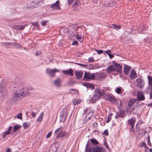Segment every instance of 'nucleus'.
Returning <instances> with one entry per match:
<instances>
[{"mask_svg":"<svg viewBox=\"0 0 152 152\" xmlns=\"http://www.w3.org/2000/svg\"><path fill=\"white\" fill-rule=\"evenodd\" d=\"M104 93L103 90L97 89L95 91L93 95L91 98L90 101L92 103L95 102L99 99L104 95Z\"/></svg>","mask_w":152,"mask_h":152,"instance_id":"f257e3e1","label":"nucleus"},{"mask_svg":"<svg viewBox=\"0 0 152 152\" xmlns=\"http://www.w3.org/2000/svg\"><path fill=\"white\" fill-rule=\"evenodd\" d=\"M24 94L23 93H21L20 91L19 93H14L12 95L11 98L10 99L11 102L13 103L17 102L18 100L20 99L24 96Z\"/></svg>","mask_w":152,"mask_h":152,"instance_id":"f03ea898","label":"nucleus"},{"mask_svg":"<svg viewBox=\"0 0 152 152\" xmlns=\"http://www.w3.org/2000/svg\"><path fill=\"white\" fill-rule=\"evenodd\" d=\"M63 127L60 126L56 129L54 132V135L56 138L66 136L67 133L65 131H63Z\"/></svg>","mask_w":152,"mask_h":152,"instance_id":"7ed1b4c3","label":"nucleus"},{"mask_svg":"<svg viewBox=\"0 0 152 152\" xmlns=\"http://www.w3.org/2000/svg\"><path fill=\"white\" fill-rule=\"evenodd\" d=\"M67 115V109L66 108H64L62 109L60 114L61 120L64 121L65 120Z\"/></svg>","mask_w":152,"mask_h":152,"instance_id":"20e7f679","label":"nucleus"},{"mask_svg":"<svg viewBox=\"0 0 152 152\" xmlns=\"http://www.w3.org/2000/svg\"><path fill=\"white\" fill-rule=\"evenodd\" d=\"M8 94L7 90H1L0 91V98L2 100H4L6 98Z\"/></svg>","mask_w":152,"mask_h":152,"instance_id":"39448f33","label":"nucleus"},{"mask_svg":"<svg viewBox=\"0 0 152 152\" xmlns=\"http://www.w3.org/2000/svg\"><path fill=\"white\" fill-rule=\"evenodd\" d=\"M115 73H122L121 68L122 66L120 64L115 63L113 65Z\"/></svg>","mask_w":152,"mask_h":152,"instance_id":"423d86ee","label":"nucleus"},{"mask_svg":"<svg viewBox=\"0 0 152 152\" xmlns=\"http://www.w3.org/2000/svg\"><path fill=\"white\" fill-rule=\"evenodd\" d=\"M59 71L56 69H46V72L48 75L54 76L55 73L57 72H59Z\"/></svg>","mask_w":152,"mask_h":152,"instance_id":"0eeeda50","label":"nucleus"},{"mask_svg":"<svg viewBox=\"0 0 152 152\" xmlns=\"http://www.w3.org/2000/svg\"><path fill=\"white\" fill-rule=\"evenodd\" d=\"M39 5V2H35L34 1L32 2L31 4L27 5L28 8L32 9L38 7Z\"/></svg>","mask_w":152,"mask_h":152,"instance_id":"6e6552de","label":"nucleus"},{"mask_svg":"<svg viewBox=\"0 0 152 152\" xmlns=\"http://www.w3.org/2000/svg\"><path fill=\"white\" fill-rule=\"evenodd\" d=\"M135 119L134 118H132L129 119L128 120V124L131 126V130L132 131H133V128L135 123Z\"/></svg>","mask_w":152,"mask_h":152,"instance_id":"1a4fd4ad","label":"nucleus"},{"mask_svg":"<svg viewBox=\"0 0 152 152\" xmlns=\"http://www.w3.org/2000/svg\"><path fill=\"white\" fill-rule=\"evenodd\" d=\"M59 1L57 0L55 3L51 5L50 7L54 9L61 10V8L59 6Z\"/></svg>","mask_w":152,"mask_h":152,"instance_id":"9d476101","label":"nucleus"},{"mask_svg":"<svg viewBox=\"0 0 152 152\" xmlns=\"http://www.w3.org/2000/svg\"><path fill=\"white\" fill-rule=\"evenodd\" d=\"M114 69L113 65H110L107 68L106 70L108 73H111L112 75H113L115 74L114 72H115ZM115 74L117 75V74L115 73Z\"/></svg>","mask_w":152,"mask_h":152,"instance_id":"9b49d317","label":"nucleus"},{"mask_svg":"<svg viewBox=\"0 0 152 152\" xmlns=\"http://www.w3.org/2000/svg\"><path fill=\"white\" fill-rule=\"evenodd\" d=\"M124 72L126 75H128L131 69V67L127 65H124Z\"/></svg>","mask_w":152,"mask_h":152,"instance_id":"f8f14e48","label":"nucleus"},{"mask_svg":"<svg viewBox=\"0 0 152 152\" xmlns=\"http://www.w3.org/2000/svg\"><path fill=\"white\" fill-rule=\"evenodd\" d=\"M137 98L139 101L144 100L145 99V97L143 92L141 91H139L137 92Z\"/></svg>","mask_w":152,"mask_h":152,"instance_id":"ddd939ff","label":"nucleus"},{"mask_svg":"<svg viewBox=\"0 0 152 152\" xmlns=\"http://www.w3.org/2000/svg\"><path fill=\"white\" fill-rule=\"evenodd\" d=\"M62 72L64 75H68L69 76H72L73 75V71L71 68H69L66 70H63L62 71Z\"/></svg>","mask_w":152,"mask_h":152,"instance_id":"4468645a","label":"nucleus"},{"mask_svg":"<svg viewBox=\"0 0 152 152\" xmlns=\"http://www.w3.org/2000/svg\"><path fill=\"white\" fill-rule=\"evenodd\" d=\"M61 80L58 78L53 81V85L57 88H59L61 86Z\"/></svg>","mask_w":152,"mask_h":152,"instance_id":"2eb2a0df","label":"nucleus"},{"mask_svg":"<svg viewBox=\"0 0 152 152\" xmlns=\"http://www.w3.org/2000/svg\"><path fill=\"white\" fill-rule=\"evenodd\" d=\"M137 86L138 87L142 88L144 87L145 83L143 80L142 79L138 78L136 80Z\"/></svg>","mask_w":152,"mask_h":152,"instance_id":"dca6fc26","label":"nucleus"},{"mask_svg":"<svg viewBox=\"0 0 152 152\" xmlns=\"http://www.w3.org/2000/svg\"><path fill=\"white\" fill-rule=\"evenodd\" d=\"M100 77H83L82 80L84 81H88L91 80H94L96 79V78Z\"/></svg>","mask_w":152,"mask_h":152,"instance_id":"f3484780","label":"nucleus"},{"mask_svg":"<svg viewBox=\"0 0 152 152\" xmlns=\"http://www.w3.org/2000/svg\"><path fill=\"white\" fill-rule=\"evenodd\" d=\"M104 98L109 101L112 102L113 100L114 96L112 95L108 94H105L104 96Z\"/></svg>","mask_w":152,"mask_h":152,"instance_id":"a211bd4d","label":"nucleus"},{"mask_svg":"<svg viewBox=\"0 0 152 152\" xmlns=\"http://www.w3.org/2000/svg\"><path fill=\"white\" fill-rule=\"evenodd\" d=\"M26 25L23 26V25H14L12 27L13 28L16 30H22L24 28Z\"/></svg>","mask_w":152,"mask_h":152,"instance_id":"6ab92c4d","label":"nucleus"},{"mask_svg":"<svg viewBox=\"0 0 152 152\" xmlns=\"http://www.w3.org/2000/svg\"><path fill=\"white\" fill-rule=\"evenodd\" d=\"M0 89L1 90H7L6 88V82L4 81H2L0 85Z\"/></svg>","mask_w":152,"mask_h":152,"instance_id":"aec40b11","label":"nucleus"},{"mask_svg":"<svg viewBox=\"0 0 152 152\" xmlns=\"http://www.w3.org/2000/svg\"><path fill=\"white\" fill-rule=\"evenodd\" d=\"M30 91V90L28 89H23L20 91L21 93H23L24 94V96L29 95Z\"/></svg>","mask_w":152,"mask_h":152,"instance_id":"412c9836","label":"nucleus"},{"mask_svg":"<svg viewBox=\"0 0 152 152\" xmlns=\"http://www.w3.org/2000/svg\"><path fill=\"white\" fill-rule=\"evenodd\" d=\"M94 152H102L104 149L102 147H95L93 148Z\"/></svg>","mask_w":152,"mask_h":152,"instance_id":"4be33fe9","label":"nucleus"},{"mask_svg":"<svg viewBox=\"0 0 152 152\" xmlns=\"http://www.w3.org/2000/svg\"><path fill=\"white\" fill-rule=\"evenodd\" d=\"M137 101L135 99H132L129 102L128 106L129 107H131Z\"/></svg>","mask_w":152,"mask_h":152,"instance_id":"5701e85b","label":"nucleus"},{"mask_svg":"<svg viewBox=\"0 0 152 152\" xmlns=\"http://www.w3.org/2000/svg\"><path fill=\"white\" fill-rule=\"evenodd\" d=\"M44 113L43 112H42L41 113L39 116L38 117L37 120V122H41L43 119V117L44 116Z\"/></svg>","mask_w":152,"mask_h":152,"instance_id":"b1692460","label":"nucleus"},{"mask_svg":"<svg viewBox=\"0 0 152 152\" xmlns=\"http://www.w3.org/2000/svg\"><path fill=\"white\" fill-rule=\"evenodd\" d=\"M76 76H83V72L82 71H75V72Z\"/></svg>","mask_w":152,"mask_h":152,"instance_id":"393cba45","label":"nucleus"},{"mask_svg":"<svg viewBox=\"0 0 152 152\" xmlns=\"http://www.w3.org/2000/svg\"><path fill=\"white\" fill-rule=\"evenodd\" d=\"M81 100L80 99H75L73 102V104L74 105H75L79 104L81 102Z\"/></svg>","mask_w":152,"mask_h":152,"instance_id":"a878e982","label":"nucleus"},{"mask_svg":"<svg viewBox=\"0 0 152 152\" xmlns=\"http://www.w3.org/2000/svg\"><path fill=\"white\" fill-rule=\"evenodd\" d=\"M21 126L20 125H16L14 126L13 129V132H15L19 128L21 127Z\"/></svg>","mask_w":152,"mask_h":152,"instance_id":"bb28decb","label":"nucleus"},{"mask_svg":"<svg viewBox=\"0 0 152 152\" xmlns=\"http://www.w3.org/2000/svg\"><path fill=\"white\" fill-rule=\"evenodd\" d=\"M111 27L115 29H120L121 28V27L120 26H118L114 24L112 25Z\"/></svg>","mask_w":152,"mask_h":152,"instance_id":"cd10ccee","label":"nucleus"},{"mask_svg":"<svg viewBox=\"0 0 152 152\" xmlns=\"http://www.w3.org/2000/svg\"><path fill=\"white\" fill-rule=\"evenodd\" d=\"M129 76H137L136 72L134 69H132Z\"/></svg>","mask_w":152,"mask_h":152,"instance_id":"c85d7f7f","label":"nucleus"},{"mask_svg":"<svg viewBox=\"0 0 152 152\" xmlns=\"http://www.w3.org/2000/svg\"><path fill=\"white\" fill-rule=\"evenodd\" d=\"M90 141L93 144H97L99 143L95 139H91Z\"/></svg>","mask_w":152,"mask_h":152,"instance_id":"c756f323","label":"nucleus"},{"mask_svg":"<svg viewBox=\"0 0 152 152\" xmlns=\"http://www.w3.org/2000/svg\"><path fill=\"white\" fill-rule=\"evenodd\" d=\"M147 140L148 145L150 147H151L152 146V144L150 141V137L148 136L147 138Z\"/></svg>","mask_w":152,"mask_h":152,"instance_id":"7c9ffc66","label":"nucleus"},{"mask_svg":"<svg viewBox=\"0 0 152 152\" xmlns=\"http://www.w3.org/2000/svg\"><path fill=\"white\" fill-rule=\"evenodd\" d=\"M119 114L120 117L123 118L124 117L125 112L124 111L121 110L120 111V113Z\"/></svg>","mask_w":152,"mask_h":152,"instance_id":"2f4dec72","label":"nucleus"},{"mask_svg":"<svg viewBox=\"0 0 152 152\" xmlns=\"http://www.w3.org/2000/svg\"><path fill=\"white\" fill-rule=\"evenodd\" d=\"M9 134V132H4L2 134V137L3 138H4L6 135L7 134Z\"/></svg>","mask_w":152,"mask_h":152,"instance_id":"473e14b6","label":"nucleus"},{"mask_svg":"<svg viewBox=\"0 0 152 152\" xmlns=\"http://www.w3.org/2000/svg\"><path fill=\"white\" fill-rule=\"evenodd\" d=\"M17 84H16L15 82H12V83L11 85V87L12 88V87L15 88H17Z\"/></svg>","mask_w":152,"mask_h":152,"instance_id":"72a5a7b5","label":"nucleus"},{"mask_svg":"<svg viewBox=\"0 0 152 152\" xmlns=\"http://www.w3.org/2000/svg\"><path fill=\"white\" fill-rule=\"evenodd\" d=\"M15 43L13 42H10V43H5V45H10V46H15Z\"/></svg>","mask_w":152,"mask_h":152,"instance_id":"f704fd0d","label":"nucleus"},{"mask_svg":"<svg viewBox=\"0 0 152 152\" xmlns=\"http://www.w3.org/2000/svg\"><path fill=\"white\" fill-rule=\"evenodd\" d=\"M148 84H152V77H148Z\"/></svg>","mask_w":152,"mask_h":152,"instance_id":"c9c22d12","label":"nucleus"},{"mask_svg":"<svg viewBox=\"0 0 152 152\" xmlns=\"http://www.w3.org/2000/svg\"><path fill=\"white\" fill-rule=\"evenodd\" d=\"M22 113H19L17 114L16 116V117L18 118L21 119L22 118Z\"/></svg>","mask_w":152,"mask_h":152,"instance_id":"e433bc0d","label":"nucleus"},{"mask_svg":"<svg viewBox=\"0 0 152 152\" xmlns=\"http://www.w3.org/2000/svg\"><path fill=\"white\" fill-rule=\"evenodd\" d=\"M149 85L148 88V89L149 91L152 90V84H148Z\"/></svg>","mask_w":152,"mask_h":152,"instance_id":"4c0bfd02","label":"nucleus"},{"mask_svg":"<svg viewBox=\"0 0 152 152\" xmlns=\"http://www.w3.org/2000/svg\"><path fill=\"white\" fill-rule=\"evenodd\" d=\"M141 146L142 147H144L145 148H147V145L144 142H142Z\"/></svg>","mask_w":152,"mask_h":152,"instance_id":"58836bf2","label":"nucleus"},{"mask_svg":"<svg viewBox=\"0 0 152 152\" xmlns=\"http://www.w3.org/2000/svg\"><path fill=\"white\" fill-rule=\"evenodd\" d=\"M112 114H110V115H109L108 116V119L107 121V123L109 122L110 121V120L111 119V118H112Z\"/></svg>","mask_w":152,"mask_h":152,"instance_id":"ea45409f","label":"nucleus"},{"mask_svg":"<svg viewBox=\"0 0 152 152\" xmlns=\"http://www.w3.org/2000/svg\"><path fill=\"white\" fill-rule=\"evenodd\" d=\"M121 91V89L120 88H118L116 90V92L118 94H120Z\"/></svg>","mask_w":152,"mask_h":152,"instance_id":"a19ab883","label":"nucleus"},{"mask_svg":"<svg viewBox=\"0 0 152 152\" xmlns=\"http://www.w3.org/2000/svg\"><path fill=\"white\" fill-rule=\"evenodd\" d=\"M112 102L114 104H118V101L114 97L113 100Z\"/></svg>","mask_w":152,"mask_h":152,"instance_id":"79ce46f5","label":"nucleus"},{"mask_svg":"<svg viewBox=\"0 0 152 152\" xmlns=\"http://www.w3.org/2000/svg\"><path fill=\"white\" fill-rule=\"evenodd\" d=\"M95 74H94L93 73L92 75H89V74L88 72H85V74L84 75V76H94Z\"/></svg>","mask_w":152,"mask_h":152,"instance_id":"37998d69","label":"nucleus"},{"mask_svg":"<svg viewBox=\"0 0 152 152\" xmlns=\"http://www.w3.org/2000/svg\"><path fill=\"white\" fill-rule=\"evenodd\" d=\"M23 125L24 129H26L28 127V124L26 123H24Z\"/></svg>","mask_w":152,"mask_h":152,"instance_id":"c03bdc74","label":"nucleus"},{"mask_svg":"<svg viewBox=\"0 0 152 152\" xmlns=\"http://www.w3.org/2000/svg\"><path fill=\"white\" fill-rule=\"evenodd\" d=\"M89 62H93L94 61V60L93 57H90L88 59Z\"/></svg>","mask_w":152,"mask_h":152,"instance_id":"a18cd8bd","label":"nucleus"},{"mask_svg":"<svg viewBox=\"0 0 152 152\" xmlns=\"http://www.w3.org/2000/svg\"><path fill=\"white\" fill-rule=\"evenodd\" d=\"M140 125H139L138 123H137L136 125V129L137 131H138L140 130Z\"/></svg>","mask_w":152,"mask_h":152,"instance_id":"49530a36","label":"nucleus"},{"mask_svg":"<svg viewBox=\"0 0 152 152\" xmlns=\"http://www.w3.org/2000/svg\"><path fill=\"white\" fill-rule=\"evenodd\" d=\"M52 134V132H50L47 135L46 138H49L51 135Z\"/></svg>","mask_w":152,"mask_h":152,"instance_id":"de8ad7c7","label":"nucleus"},{"mask_svg":"<svg viewBox=\"0 0 152 152\" xmlns=\"http://www.w3.org/2000/svg\"><path fill=\"white\" fill-rule=\"evenodd\" d=\"M47 22V21H42L41 22V25L43 26H45L46 25V23Z\"/></svg>","mask_w":152,"mask_h":152,"instance_id":"09e8293b","label":"nucleus"},{"mask_svg":"<svg viewBox=\"0 0 152 152\" xmlns=\"http://www.w3.org/2000/svg\"><path fill=\"white\" fill-rule=\"evenodd\" d=\"M103 134L104 135H105L106 136H107L108 134V132L107 130H105L104 131Z\"/></svg>","mask_w":152,"mask_h":152,"instance_id":"8fccbe9b","label":"nucleus"},{"mask_svg":"<svg viewBox=\"0 0 152 152\" xmlns=\"http://www.w3.org/2000/svg\"><path fill=\"white\" fill-rule=\"evenodd\" d=\"M78 44V42L77 41H74L72 42V45H77Z\"/></svg>","mask_w":152,"mask_h":152,"instance_id":"3c124183","label":"nucleus"},{"mask_svg":"<svg viewBox=\"0 0 152 152\" xmlns=\"http://www.w3.org/2000/svg\"><path fill=\"white\" fill-rule=\"evenodd\" d=\"M96 51L98 52L99 54H100L103 53V51L102 50H96Z\"/></svg>","mask_w":152,"mask_h":152,"instance_id":"603ef678","label":"nucleus"},{"mask_svg":"<svg viewBox=\"0 0 152 152\" xmlns=\"http://www.w3.org/2000/svg\"><path fill=\"white\" fill-rule=\"evenodd\" d=\"M88 87H89L91 89H94V86L92 84H88Z\"/></svg>","mask_w":152,"mask_h":152,"instance_id":"864d4df0","label":"nucleus"},{"mask_svg":"<svg viewBox=\"0 0 152 152\" xmlns=\"http://www.w3.org/2000/svg\"><path fill=\"white\" fill-rule=\"evenodd\" d=\"M12 126H10L9 127V128L8 129V131H7V132H9V134H10V132L12 130Z\"/></svg>","mask_w":152,"mask_h":152,"instance_id":"5fc2aeb1","label":"nucleus"},{"mask_svg":"<svg viewBox=\"0 0 152 152\" xmlns=\"http://www.w3.org/2000/svg\"><path fill=\"white\" fill-rule=\"evenodd\" d=\"M78 1H77L75 2L73 4V6H75L76 7H77L78 6Z\"/></svg>","mask_w":152,"mask_h":152,"instance_id":"6e6d98bb","label":"nucleus"},{"mask_svg":"<svg viewBox=\"0 0 152 152\" xmlns=\"http://www.w3.org/2000/svg\"><path fill=\"white\" fill-rule=\"evenodd\" d=\"M14 46L16 48H18L20 47V45L16 43H15V44Z\"/></svg>","mask_w":152,"mask_h":152,"instance_id":"4d7b16f0","label":"nucleus"},{"mask_svg":"<svg viewBox=\"0 0 152 152\" xmlns=\"http://www.w3.org/2000/svg\"><path fill=\"white\" fill-rule=\"evenodd\" d=\"M108 55L109 56L110 58H113L114 56V55L113 54H111L110 53L108 54Z\"/></svg>","mask_w":152,"mask_h":152,"instance_id":"13d9d810","label":"nucleus"},{"mask_svg":"<svg viewBox=\"0 0 152 152\" xmlns=\"http://www.w3.org/2000/svg\"><path fill=\"white\" fill-rule=\"evenodd\" d=\"M71 91H74L75 92V94H76L78 92V91L77 89H70L69 91L71 92Z\"/></svg>","mask_w":152,"mask_h":152,"instance_id":"bf43d9fd","label":"nucleus"},{"mask_svg":"<svg viewBox=\"0 0 152 152\" xmlns=\"http://www.w3.org/2000/svg\"><path fill=\"white\" fill-rule=\"evenodd\" d=\"M104 52L105 53H106V54L108 55V54H109L110 53H111V51L110 50H108L106 51H104Z\"/></svg>","mask_w":152,"mask_h":152,"instance_id":"052dcab7","label":"nucleus"},{"mask_svg":"<svg viewBox=\"0 0 152 152\" xmlns=\"http://www.w3.org/2000/svg\"><path fill=\"white\" fill-rule=\"evenodd\" d=\"M74 0H68L67 2L69 4H70L71 3L73 2Z\"/></svg>","mask_w":152,"mask_h":152,"instance_id":"680f3d73","label":"nucleus"},{"mask_svg":"<svg viewBox=\"0 0 152 152\" xmlns=\"http://www.w3.org/2000/svg\"><path fill=\"white\" fill-rule=\"evenodd\" d=\"M32 116V117H34L36 116V113H35L33 112H32L31 113Z\"/></svg>","mask_w":152,"mask_h":152,"instance_id":"e2e57ef3","label":"nucleus"},{"mask_svg":"<svg viewBox=\"0 0 152 152\" xmlns=\"http://www.w3.org/2000/svg\"><path fill=\"white\" fill-rule=\"evenodd\" d=\"M77 39L78 40H79L80 39H81V36H80V35H77V36L76 37Z\"/></svg>","mask_w":152,"mask_h":152,"instance_id":"0e129e2a","label":"nucleus"},{"mask_svg":"<svg viewBox=\"0 0 152 152\" xmlns=\"http://www.w3.org/2000/svg\"><path fill=\"white\" fill-rule=\"evenodd\" d=\"M88 83H83V86H86L87 87H88Z\"/></svg>","mask_w":152,"mask_h":152,"instance_id":"69168bd1","label":"nucleus"},{"mask_svg":"<svg viewBox=\"0 0 152 152\" xmlns=\"http://www.w3.org/2000/svg\"><path fill=\"white\" fill-rule=\"evenodd\" d=\"M150 98L152 99V91H151L150 94Z\"/></svg>","mask_w":152,"mask_h":152,"instance_id":"338daca9","label":"nucleus"},{"mask_svg":"<svg viewBox=\"0 0 152 152\" xmlns=\"http://www.w3.org/2000/svg\"><path fill=\"white\" fill-rule=\"evenodd\" d=\"M7 152H11V150L9 148H8L7 150Z\"/></svg>","mask_w":152,"mask_h":152,"instance_id":"774afa93","label":"nucleus"}]
</instances>
